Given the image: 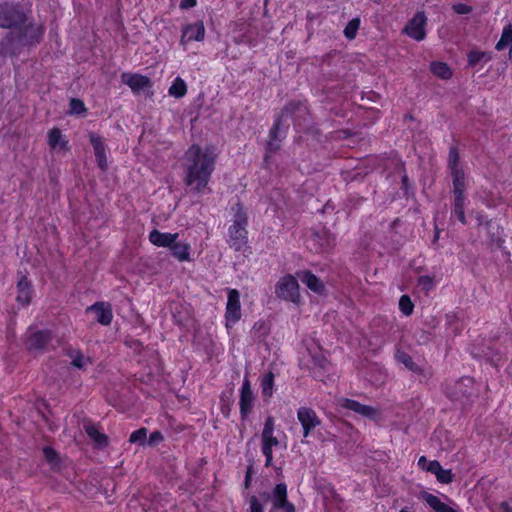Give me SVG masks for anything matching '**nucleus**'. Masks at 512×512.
Here are the masks:
<instances>
[{
	"instance_id": "12",
	"label": "nucleus",
	"mask_w": 512,
	"mask_h": 512,
	"mask_svg": "<svg viewBox=\"0 0 512 512\" xmlns=\"http://www.w3.org/2000/svg\"><path fill=\"white\" fill-rule=\"evenodd\" d=\"M310 359L305 361V365L313 372L316 378H321V370H328L329 363L322 351L315 347L313 351L308 349Z\"/></svg>"
},
{
	"instance_id": "5",
	"label": "nucleus",
	"mask_w": 512,
	"mask_h": 512,
	"mask_svg": "<svg viewBox=\"0 0 512 512\" xmlns=\"http://www.w3.org/2000/svg\"><path fill=\"white\" fill-rule=\"evenodd\" d=\"M275 295L283 301L299 304L301 295L297 278L292 275L281 277L275 285Z\"/></svg>"
},
{
	"instance_id": "24",
	"label": "nucleus",
	"mask_w": 512,
	"mask_h": 512,
	"mask_svg": "<svg viewBox=\"0 0 512 512\" xmlns=\"http://www.w3.org/2000/svg\"><path fill=\"white\" fill-rule=\"evenodd\" d=\"M171 254L180 262L191 261V246L188 242L176 240L170 247Z\"/></svg>"
},
{
	"instance_id": "15",
	"label": "nucleus",
	"mask_w": 512,
	"mask_h": 512,
	"mask_svg": "<svg viewBox=\"0 0 512 512\" xmlns=\"http://www.w3.org/2000/svg\"><path fill=\"white\" fill-rule=\"evenodd\" d=\"M255 396L251 389L249 379L245 378L240 390V413L243 418H246L252 411L254 406Z\"/></svg>"
},
{
	"instance_id": "48",
	"label": "nucleus",
	"mask_w": 512,
	"mask_h": 512,
	"mask_svg": "<svg viewBox=\"0 0 512 512\" xmlns=\"http://www.w3.org/2000/svg\"><path fill=\"white\" fill-rule=\"evenodd\" d=\"M509 59L511 60L512 62V46H511V49H510V52H509Z\"/></svg>"
},
{
	"instance_id": "6",
	"label": "nucleus",
	"mask_w": 512,
	"mask_h": 512,
	"mask_svg": "<svg viewBox=\"0 0 512 512\" xmlns=\"http://www.w3.org/2000/svg\"><path fill=\"white\" fill-rule=\"evenodd\" d=\"M27 11L18 5L0 4V27L14 29L25 22Z\"/></svg>"
},
{
	"instance_id": "35",
	"label": "nucleus",
	"mask_w": 512,
	"mask_h": 512,
	"mask_svg": "<svg viewBox=\"0 0 512 512\" xmlns=\"http://www.w3.org/2000/svg\"><path fill=\"white\" fill-rule=\"evenodd\" d=\"M71 363L74 367L83 369L87 366V364L90 362L89 358L85 357L81 352L79 351H72L70 353Z\"/></svg>"
},
{
	"instance_id": "44",
	"label": "nucleus",
	"mask_w": 512,
	"mask_h": 512,
	"mask_svg": "<svg viewBox=\"0 0 512 512\" xmlns=\"http://www.w3.org/2000/svg\"><path fill=\"white\" fill-rule=\"evenodd\" d=\"M250 512H264L262 505L259 503L256 497H252L250 501Z\"/></svg>"
},
{
	"instance_id": "23",
	"label": "nucleus",
	"mask_w": 512,
	"mask_h": 512,
	"mask_svg": "<svg viewBox=\"0 0 512 512\" xmlns=\"http://www.w3.org/2000/svg\"><path fill=\"white\" fill-rule=\"evenodd\" d=\"M287 487L285 484H277L274 488L271 500L274 508H282L285 512H294V507L287 503Z\"/></svg>"
},
{
	"instance_id": "32",
	"label": "nucleus",
	"mask_w": 512,
	"mask_h": 512,
	"mask_svg": "<svg viewBox=\"0 0 512 512\" xmlns=\"http://www.w3.org/2000/svg\"><path fill=\"white\" fill-rule=\"evenodd\" d=\"M512 44V25L504 27L502 35L498 43L496 44L497 50H503L507 46Z\"/></svg>"
},
{
	"instance_id": "26",
	"label": "nucleus",
	"mask_w": 512,
	"mask_h": 512,
	"mask_svg": "<svg viewBox=\"0 0 512 512\" xmlns=\"http://www.w3.org/2000/svg\"><path fill=\"white\" fill-rule=\"evenodd\" d=\"M32 290L29 281L26 277L19 279L17 283V296L16 300L21 305H28L31 302Z\"/></svg>"
},
{
	"instance_id": "49",
	"label": "nucleus",
	"mask_w": 512,
	"mask_h": 512,
	"mask_svg": "<svg viewBox=\"0 0 512 512\" xmlns=\"http://www.w3.org/2000/svg\"><path fill=\"white\" fill-rule=\"evenodd\" d=\"M400 512H410V510L408 508H403L400 510Z\"/></svg>"
},
{
	"instance_id": "18",
	"label": "nucleus",
	"mask_w": 512,
	"mask_h": 512,
	"mask_svg": "<svg viewBox=\"0 0 512 512\" xmlns=\"http://www.w3.org/2000/svg\"><path fill=\"white\" fill-rule=\"evenodd\" d=\"M121 79L134 93L143 92L151 87L150 79L140 74L123 73Z\"/></svg>"
},
{
	"instance_id": "42",
	"label": "nucleus",
	"mask_w": 512,
	"mask_h": 512,
	"mask_svg": "<svg viewBox=\"0 0 512 512\" xmlns=\"http://www.w3.org/2000/svg\"><path fill=\"white\" fill-rule=\"evenodd\" d=\"M419 284L426 290H430L434 285L433 279L427 275L419 278Z\"/></svg>"
},
{
	"instance_id": "37",
	"label": "nucleus",
	"mask_w": 512,
	"mask_h": 512,
	"mask_svg": "<svg viewBox=\"0 0 512 512\" xmlns=\"http://www.w3.org/2000/svg\"><path fill=\"white\" fill-rule=\"evenodd\" d=\"M399 309L406 316H409L412 314L414 305L409 296H407V295L401 296V298L399 300Z\"/></svg>"
},
{
	"instance_id": "47",
	"label": "nucleus",
	"mask_w": 512,
	"mask_h": 512,
	"mask_svg": "<svg viewBox=\"0 0 512 512\" xmlns=\"http://www.w3.org/2000/svg\"><path fill=\"white\" fill-rule=\"evenodd\" d=\"M279 129H280L279 123H276V124L273 126V128L271 129V135H272L273 137H275V136H276V133L279 131Z\"/></svg>"
},
{
	"instance_id": "17",
	"label": "nucleus",
	"mask_w": 512,
	"mask_h": 512,
	"mask_svg": "<svg viewBox=\"0 0 512 512\" xmlns=\"http://www.w3.org/2000/svg\"><path fill=\"white\" fill-rule=\"evenodd\" d=\"M87 313H92L96 321L104 326L111 324L113 319L112 307L108 302H97L86 309Z\"/></svg>"
},
{
	"instance_id": "34",
	"label": "nucleus",
	"mask_w": 512,
	"mask_h": 512,
	"mask_svg": "<svg viewBox=\"0 0 512 512\" xmlns=\"http://www.w3.org/2000/svg\"><path fill=\"white\" fill-rule=\"evenodd\" d=\"M398 362L402 363L407 369L411 371H418V366L413 362L412 358L403 351H397L395 355Z\"/></svg>"
},
{
	"instance_id": "43",
	"label": "nucleus",
	"mask_w": 512,
	"mask_h": 512,
	"mask_svg": "<svg viewBox=\"0 0 512 512\" xmlns=\"http://www.w3.org/2000/svg\"><path fill=\"white\" fill-rule=\"evenodd\" d=\"M162 440H163L162 434L158 431H155L150 434L148 443L150 445H156V444L160 443Z\"/></svg>"
},
{
	"instance_id": "29",
	"label": "nucleus",
	"mask_w": 512,
	"mask_h": 512,
	"mask_svg": "<svg viewBox=\"0 0 512 512\" xmlns=\"http://www.w3.org/2000/svg\"><path fill=\"white\" fill-rule=\"evenodd\" d=\"M430 69L435 76L441 79H449L452 76V70L444 62H432Z\"/></svg>"
},
{
	"instance_id": "3",
	"label": "nucleus",
	"mask_w": 512,
	"mask_h": 512,
	"mask_svg": "<svg viewBox=\"0 0 512 512\" xmlns=\"http://www.w3.org/2000/svg\"><path fill=\"white\" fill-rule=\"evenodd\" d=\"M230 211L232 224L228 229L229 243L239 251L247 244V216L239 203L232 205Z\"/></svg>"
},
{
	"instance_id": "40",
	"label": "nucleus",
	"mask_w": 512,
	"mask_h": 512,
	"mask_svg": "<svg viewBox=\"0 0 512 512\" xmlns=\"http://www.w3.org/2000/svg\"><path fill=\"white\" fill-rule=\"evenodd\" d=\"M83 112H85L84 103L79 99H72L70 101V113L79 115Z\"/></svg>"
},
{
	"instance_id": "1",
	"label": "nucleus",
	"mask_w": 512,
	"mask_h": 512,
	"mask_svg": "<svg viewBox=\"0 0 512 512\" xmlns=\"http://www.w3.org/2000/svg\"><path fill=\"white\" fill-rule=\"evenodd\" d=\"M217 153L209 146L192 145L183 158L184 183L195 193L208 188L215 169Z\"/></svg>"
},
{
	"instance_id": "8",
	"label": "nucleus",
	"mask_w": 512,
	"mask_h": 512,
	"mask_svg": "<svg viewBox=\"0 0 512 512\" xmlns=\"http://www.w3.org/2000/svg\"><path fill=\"white\" fill-rule=\"evenodd\" d=\"M419 499L425 502L434 512H459L458 505L444 494L438 496L427 491H421Z\"/></svg>"
},
{
	"instance_id": "38",
	"label": "nucleus",
	"mask_w": 512,
	"mask_h": 512,
	"mask_svg": "<svg viewBox=\"0 0 512 512\" xmlns=\"http://www.w3.org/2000/svg\"><path fill=\"white\" fill-rule=\"evenodd\" d=\"M146 437H147V430L145 428H140L131 433V435L129 437V442L144 444Z\"/></svg>"
},
{
	"instance_id": "39",
	"label": "nucleus",
	"mask_w": 512,
	"mask_h": 512,
	"mask_svg": "<svg viewBox=\"0 0 512 512\" xmlns=\"http://www.w3.org/2000/svg\"><path fill=\"white\" fill-rule=\"evenodd\" d=\"M437 481L442 484H449L453 481V473L450 469H443V467L435 475Z\"/></svg>"
},
{
	"instance_id": "10",
	"label": "nucleus",
	"mask_w": 512,
	"mask_h": 512,
	"mask_svg": "<svg viewBox=\"0 0 512 512\" xmlns=\"http://www.w3.org/2000/svg\"><path fill=\"white\" fill-rule=\"evenodd\" d=\"M427 17L423 11L417 12L403 28V33L415 41L426 38Z\"/></svg>"
},
{
	"instance_id": "11",
	"label": "nucleus",
	"mask_w": 512,
	"mask_h": 512,
	"mask_svg": "<svg viewBox=\"0 0 512 512\" xmlns=\"http://www.w3.org/2000/svg\"><path fill=\"white\" fill-rule=\"evenodd\" d=\"M50 340L51 336L48 331L29 329L26 334V345L33 352L46 348Z\"/></svg>"
},
{
	"instance_id": "31",
	"label": "nucleus",
	"mask_w": 512,
	"mask_h": 512,
	"mask_svg": "<svg viewBox=\"0 0 512 512\" xmlns=\"http://www.w3.org/2000/svg\"><path fill=\"white\" fill-rule=\"evenodd\" d=\"M418 466L427 472H430L434 475L438 473V471L442 468L438 461H428L425 456H421L418 460Z\"/></svg>"
},
{
	"instance_id": "21",
	"label": "nucleus",
	"mask_w": 512,
	"mask_h": 512,
	"mask_svg": "<svg viewBox=\"0 0 512 512\" xmlns=\"http://www.w3.org/2000/svg\"><path fill=\"white\" fill-rule=\"evenodd\" d=\"M178 233H169V232H160L157 229L152 230L149 233V241L157 246L162 248H169L171 245L178 240Z\"/></svg>"
},
{
	"instance_id": "13",
	"label": "nucleus",
	"mask_w": 512,
	"mask_h": 512,
	"mask_svg": "<svg viewBox=\"0 0 512 512\" xmlns=\"http://www.w3.org/2000/svg\"><path fill=\"white\" fill-rule=\"evenodd\" d=\"M334 243V237L327 231L322 230L313 234L308 240L307 245L310 250H313L316 253H321L331 248Z\"/></svg>"
},
{
	"instance_id": "16",
	"label": "nucleus",
	"mask_w": 512,
	"mask_h": 512,
	"mask_svg": "<svg viewBox=\"0 0 512 512\" xmlns=\"http://www.w3.org/2000/svg\"><path fill=\"white\" fill-rule=\"evenodd\" d=\"M47 144L56 153H65L69 150V141L58 128H52L47 132Z\"/></svg>"
},
{
	"instance_id": "41",
	"label": "nucleus",
	"mask_w": 512,
	"mask_h": 512,
	"mask_svg": "<svg viewBox=\"0 0 512 512\" xmlns=\"http://www.w3.org/2000/svg\"><path fill=\"white\" fill-rule=\"evenodd\" d=\"M452 9L460 15L469 14L472 11V7L464 3H456L452 6Z\"/></svg>"
},
{
	"instance_id": "7",
	"label": "nucleus",
	"mask_w": 512,
	"mask_h": 512,
	"mask_svg": "<svg viewBox=\"0 0 512 512\" xmlns=\"http://www.w3.org/2000/svg\"><path fill=\"white\" fill-rule=\"evenodd\" d=\"M16 33L19 43L32 45L40 41L44 33V28L42 24L30 21L26 15L25 22L18 27Z\"/></svg>"
},
{
	"instance_id": "45",
	"label": "nucleus",
	"mask_w": 512,
	"mask_h": 512,
	"mask_svg": "<svg viewBox=\"0 0 512 512\" xmlns=\"http://www.w3.org/2000/svg\"><path fill=\"white\" fill-rule=\"evenodd\" d=\"M44 455H45V458L50 461V462H53L55 457H56V453L55 451L52 449V448H49V447H46L44 449Z\"/></svg>"
},
{
	"instance_id": "46",
	"label": "nucleus",
	"mask_w": 512,
	"mask_h": 512,
	"mask_svg": "<svg viewBox=\"0 0 512 512\" xmlns=\"http://www.w3.org/2000/svg\"><path fill=\"white\" fill-rule=\"evenodd\" d=\"M195 3H196L195 0H183L181 2V7H183V8L192 7L195 5Z\"/></svg>"
},
{
	"instance_id": "25",
	"label": "nucleus",
	"mask_w": 512,
	"mask_h": 512,
	"mask_svg": "<svg viewBox=\"0 0 512 512\" xmlns=\"http://www.w3.org/2000/svg\"><path fill=\"white\" fill-rule=\"evenodd\" d=\"M298 278L314 293L322 294L325 290L324 284L320 279L309 271L299 272Z\"/></svg>"
},
{
	"instance_id": "33",
	"label": "nucleus",
	"mask_w": 512,
	"mask_h": 512,
	"mask_svg": "<svg viewBox=\"0 0 512 512\" xmlns=\"http://www.w3.org/2000/svg\"><path fill=\"white\" fill-rule=\"evenodd\" d=\"M274 375L268 373L261 379V389L264 397H271L273 393Z\"/></svg>"
},
{
	"instance_id": "2",
	"label": "nucleus",
	"mask_w": 512,
	"mask_h": 512,
	"mask_svg": "<svg viewBox=\"0 0 512 512\" xmlns=\"http://www.w3.org/2000/svg\"><path fill=\"white\" fill-rule=\"evenodd\" d=\"M457 153L453 150L450 151V163H451V171L453 176V193H454V208L453 214L457 217V219L465 224V203L466 198L464 195L465 189L469 184L468 178L465 176L464 172L457 166L456 164Z\"/></svg>"
},
{
	"instance_id": "19",
	"label": "nucleus",
	"mask_w": 512,
	"mask_h": 512,
	"mask_svg": "<svg viewBox=\"0 0 512 512\" xmlns=\"http://www.w3.org/2000/svg\"><path fill=\"white\" fill-rule=\"evenodd\" d=\"M297 418L303 427L304 437H308L311 430L320 424V419L316 413L307 407H301L298 410Z\"/></svg>"
},
{
	"instance_id": "22",
	"label": "nucleus",
	"mask_w": 512,
	"mask_h": 512,
	"mask_svg": "<svg viewBox=\"0 0 512 512\" xmlns=\"http://www.w3.org/2000/svg\"><path fill=\"white\" fill-rule=\"evenodd\" d=\"M90 142L93 146L94 154H95L98 166L102 170H106L108 167V163H107V157H106V147H105V143H104L102 137H100L97 134L91 133L90 134Z\"/></svg>"
},
{
	"instance_id": "20",
	"label": "nucleus",
	"mask_w": 512,
	"mask_h": 512,
	"mask_svg": "<svg viewBox=\"0 0 512 512\" xmlns=\"http://www.w3.org/2000/svg\"><path fill=\"white\" fill-rule=\"evenodd\" d=\"M339 405L342 408L349 409L351 411H354V412H356L362 416H365L367 418H370V419H375L379 415L378 411L375 408H373L371 406L363 405L354 400L341 399L339 401Z\"/></svg>"
},
{
	"instance_id": "14",
	"label": "nucleus",
	"mask_w": 512,
	"mask_h": 512,
	"mask_svg": "<svg viewBox=\"0 0 512 512\" xmlns=\"http://www.w3.org/2000/svg\"><path fill=\"white\" fill-rule=\"evenodd\" d=\"M204 37L205 26L202 21H197L183 27L180 44L185 46L191 41H203Z\"/></svg>"
},
{
	"instance_id": "28",
	"label": "nucleus",
	"mask_w": 512,
	"mask_h": 512,
	"mask_svg": "<svg viewBox=\"0 0 512 512\" xmlns=\"http://www.w3.org/2000/svg\"><path fill=\"white\" fill-rule=\"evenodd\" d=\"M86 433L89 438L98 446L105 447L108 444V438L105 434L100 432L97 427L93 425H87L85 427Z\"/></svg>"
},
{
	"instance_id": "27",
	"label": "nucleus",
	"mask_w": 512,
	"mask_h": 512,
	"mask_svg": "<svg viewBox=\"0 0 512 512\" xmlns=\"http://www.w3.org/2000/svg\"><path fill=\"white\" fill-rule=\"evenodd\" d=\"M490 60V53L485 51L472 50L468 54V64L473 68L481 69Z\"/></svg>"
},
{
	"instance_id": "30",
	"label": "nucleus",
	"mask_w": 512,
	"mask_h": 512,
	"mask_svg": "<svg viewBox=\"0 0 512 512\" xmlns=\"http://www.w3.org/2000/svg\"><path fill=\"white\" fill-rule=\"evenodd\" d=\"M186 92L187 86L185 81L180 77H177L169 88V95L176 98H181L186 94Z\"/></svg>"
},
{
	"instance_id": "36",
	"label": "nucleus",
	"mask_w": 512,
	"mask_h": 512,
	"mask_svg": "<svg viewBox=\"0 0 512 512\" xmlns=\"http://www.w3.org/2000/svg\"><path fill=\"white\" fill-rule=\"evenodd\" d=\"M360 27V19L359 18H353L351 21L348 22L344 29V35L349 40H352L356 37L357 31Z\"/></svg>"
},
{
	"instance_id": "9",
	"label": "nucleus",
	"mask_w": 512,
	"mask_h": 512,
	"mask_svg": "<svg viewBox=\"0 0 512 512\" xmlns=\"http://www.w3.org/2000/svg\"><path fill=\"white\" fill-rule=\"evenodd\" d=\"M240 293L236 289H228L225 309V325L232 328L241 319Z\"/></svg>"
},
{
	"instance_id": "4",
	"label": "nucleus",
	"mask_w": 512,
	"mask_h": 512,
	"mask_svg": "<svg viewBox=\"0 0 512 512\" xmlns=\"http://www.w3.org/2000/svg\"><path fill=\"white\" fill-rule=\"evenodd\" d=\"M280 446L281 443L275 436V422L272 417H268L261 433V450L266 458V466L272 465L273 450Z\"/></svg>"
}]
</instances>
